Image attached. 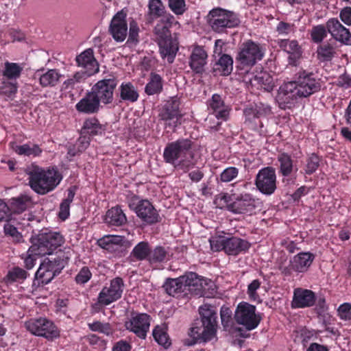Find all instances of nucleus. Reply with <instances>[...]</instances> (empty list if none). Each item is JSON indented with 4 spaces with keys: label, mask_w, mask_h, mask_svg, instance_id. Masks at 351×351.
Masks as SVG:
<instances>
[{
    "label": "nucleus",
    "mask_w": 351,
    "mask_h": 351,
    "mask_svg": "<svg viewBox=\"0 0 351 351\" xmlns=\"http://www.w3.org/2000/svg\"><path fill=\"white\" fill-rule=\"evenodd\" d=\"M278 161L280 164V172L283 176H289L293 169L291 156L286 153H281L278 156Z\"/></svg>",
    "instance_id": "40"
},
{
    "label": "nucleus",
    "mask_w": 351,
    "mask_h": 351,
    "mask_svg": "<svg viewBox=\"0 0 351 351\" xmlns=\"http://www.w3.org/2000/svg\"><path fill=\"white\" fill-rule=\"evenodd\" d=\"M64 241V237L60 232L44 230L32 238L31 252L43 255L51 254Z\"/></svg>",
    "instance_id": "5"
},
{
    "label": "nucleus",
    "mask_w": 351,
    "mask_h": 351,
    "mask_svg": "<svg viewBox=\"0 0 351 351\" xmlns=\"http://www.w3.org/2000/svg\"><path fill=\"white\" fill-rule=\"evenodd\" d=\"M127 202L129 208L134 210L144 223L153 224L159 221V213L149 201L140 199L138 196L132 195L128 196Z\"/></svg>",
    "instance_id": "7"
},
{
    "label": "nucleus",
    "mask_w": 351,
    "mask_h": 351,
    "mask_svg": "<svg viewBox=\"0 0 351 351\" xmlns=\"http://www.w3.org/2000/svg\"><path fill=\"white\" fill-rule=\"evenodd\" d=\"M114 77L98 81L91 88L90 92L100 104H109L113 101V93L117 86Z\"/></svg>",
    "instance_id": "16"
},
{
    "label": "nucleus",
    "mask_w": 351,
    "mask_h": 351,
    "mask_svg": "<svg viewBox=\"0 0 351 351\" xmlns=\"http://www.w3.org/2000/svg\"><path fill=\"white\" fill-rule=\"evenodd\" d=\"M341 20L347 25H351V7L343 8L339 14Z\"/></svg>",
    "instance_id": "64"
},
{
    "label": "nucleus",
    "mask_w": 351,
    "mask_h": 351,
    "mask_svg": "<svg viewBox=\"0 0 351 351\" xmlns=\"http://www.w3.org/2000/svg\"><path fill=\"white\" fill-rule=\"evenodd\" d=\"M169 6L171 11L177 15L182 14L186 10L184 0H169Z\"/></svg>",
    "instance_id": "54"
},
{
    "label": "nucleus",
    "mask_w": 351,
    "mask_h": 351,
    "mask_svg": "<svg viewBox=\"0 0 351 351\" xmlns=\"http://www.w3.org/2000/svg\"><path fill=\"white\" fill-rule=\"evenodd\" d=\"M173 20L174 17L171 14H168L156 24L154 28V34L156 36L157 43L162 40H166L169 38H171L169 27L165 24V22L171 23Z\"/></svg>",
    "instance_id": "31"
},
{
    "label": "nucleus",
    "mask_w": 351,
    "mask_h": 351,
    "mask_svg": "<svg viewBox=\"0 0 351 351\" xmlns=\"http://www.w3.org/2000/svg\"><path fill=\"white\" fill-rule=\"evenodd\" d=\"M337 84L346 89L350 88L351 77L346 73L340 75L337 80Z\"/></svg>",
    "instance_id": "63"
},
{
    "label": "nucleus",
    "mask_w": 351,
    "mask_h": 351,
    "mask_svg": "<svg viewBox=\"0 0 351 351\" xmlns=\"http://www.w3.org/2000/svg\"><path fill=\"white\" fill-rule=\"evenodd\" d=\"M22 71L23 67L19 64L6 62L3 75L8 80H16L20 77Z\"/></svg>",
    "instance_id": "43"
},
{
    "label": "nucleus",
    "mask_w": 351,
    "mask_h": 351,
    "mask_svg": "<svg viewBox=\"0 0 351 351\" xmlns=\"http://www.w3.org/2000/svg\"><path fill=\"white\" fill-rule=\"evenodd\" d=\"M28 276L27 272L22 268L14 267L8 271L5 281L8 284L22 283Z\"/></svg>",
    "instance_id": "37"
},
{
    "label": "nucleus",
    "mask_w": 351,
    "mask_h": 351,
    "mask_svg": "<svg viewBox=\"0 0 351 351\" xmlns=\"http://www.w3.org/2000/svg\"><path fill=\"white\" fill-rule=\"evenodd\" d=\"M261 287V282L258 280H254L247 287V294L251 300L260 302L261 301L257 293Z\"/></svg>",
    "instance_id": "49"
},
{
    "label": "nucleus",
    "mask_w": 351,
    "mask_h": 351,
    "mask_svg": "<svg viewBox=\"0 0 351 351\" xmlns=\"http://www.w3.org/2000/svg\"><path fill=\"white\" fill-rule=\"evenodd\" d=\"M334 53V48L329 45H321L317 49V54L319 58L323 59L324 60H330L332 58Z\"/></svg>",
    "instance_id": "52"
},
{
    "label": "nucleus",
    "mask_w": 351,
    "mask_h": 351,
    "mask_svg": "<svg viewBox=\"0 0 351 351\" xmlns=\"http://www.w3.org/2000/svg\"><path fill=\"white\" fill-rule=\"evenodd\" d=\"M124 283L121 278H115L110 280L109 285H106L99 292L97 302L93 305L97 306H108L121 298L123 291Z\"/></svg>",
    "instance_id": "10"
},
{
    "label": "nucleus",
    "mask_w": 351,
    "mask_h": 351,
    "mask_svg": "<svg viewBox=\"0 0 351 351\" xmlns=\"http://www.w3.org/2000/svg\"><path fill=\"white\" fill-rule=\"evenodd\" d=\"M180 102L177 99L168 100L160 113L161 119L170 128H175L182 123V115L180 110Z\"/></svg>",
    "instance_id": "18"
},
{
    "label": "nucleus",
    "mask_w": 351,
    "mask_h": 351,
    "mask_svg": "<svg viewBox=\"0 0 351 351\" xmlns=\"http://www.w3.org/2000/svg\"><path fill=\"white\" fill-rule=\"evenodd\" d=\"M320 85L312 73H301L296 81L285 82L278 91L276 100L282 109L289 108L298 98L307 97L319 90Z\"/></svg>",
    "instance_id": "1"
},
{
    "label": "nucleus",
    "mask_w": 351,
    "mask_h": 351,
    "mask_svg": "<svg viewBox=\"0 0 351 351\" xmlns=\"http://www.w3.org/2000/svg\"><path fill=\"white\" fill-rule=\"evenodd\" d=\"M319 158L315 154H312L308 159L306 173L307 174H312L314 173L319 167Z\"/></svg>",
    "instance_id": "57"
},
{
    "label": "nucleus",
    "mask_w": 351,
    "mask_h": 351,
    "mask_svg": "<svg viewBox=\"0 0 351 351\" xmlns=\"http://www.w3.org/2000/svg\"><path fill=\"white\" fill-rule=\"evenodd\" d=\"M207 53L199 46L193 48L190 56L189 65L191 69L197 73H202L206 63Z\"/></svg>",
    "instance_id": "27"
},
{
    "label": "nucleus",
    "mask_w": 351,
    "mask_h": 351,
    "mask_svg": "<svg viewBox=\"0 0 351 351\" xmlns=\"http://www.w3.org/2000/svg\"><path fill=\"white\" fill-rule=\"evenodd\" d=\"M239 169L234 167L226 168L220 175V180L223 182H229L237 177Z\"/></svg>",
    "instance_id": "50"
},
{
    "label": "nucleus",
    "mask_w": 351,
    "mask_h": 351,
    "mask_svg": "<svg viewBox=\"0 0 351 351\" xmlns=\"http://www.w3.org/2000/svg\"><path fill=\"white\" fill-rule=\"evenodd\" d=\"M100 106V103L90 91L80 100L75 105L78 112L86 114H93L97 112Z\"/></svg>",
    "instance_id": "28"
},
{
    "label": "nucleus",
    "mask_w": 351,
    "mask_h": 351,
    "mask_svg": "<svg viewBox=\"0 0 351 351\" xmlns=\"http://www.w3.org/2000/svg\"><path fill=\"white\" fill-rule=\"evenodd\" d=\"M314 258L315 255L312 253L300 252L291 261V267L295 271L304 272L311 265Z\"/></svg>",
    "instance_id": "29"
},
{
    "label": "nucleus",
    "mask_w": 351,
    "mask_h": 351,
    "mask_svg": "<svg viewBox=\"0 0 351 351\" xmlns=\"http://www.w3.org/2000/svg\"><path fill=\"white\" fill-rule=\"evenodd\" d=\"M120 97L123 100L134 102L138 98V93L130 82L122 83L120 86Z\"/></svg>",
    "instance_id": "38"
},
{
    "label": "nucleus",
    "mask_w": 351,
    "mask_h": 351,
    "mask_svg": "<svg viewBox=\"0 0 351 351\" xmlns=\"http://www.w3.org/2000/svg\"><path fill=\"white\" fill-rule=\"evenodd\" d=\"M256 202L250 193L241 194L228 205V210L235 214L252 215L256 208Z\"/></svg>",
    "instance_id": "19"
},
{
    "label": "nucleus",
    "mask_w": 351,
    "mask_h": 351,
    "mask_svg": "<svg viewBox=\"0 0 351 351\" xmlns=\"http://www.w3.org/2000/svg\"><path fill=\"white\" fill-rule=\"evenodd\" d=\"M234 317L237 322L248 330L256 328L261 321L260 316L256 313V307L246 302L238 305Z\"/></svg>",
    "instance_id": "12"
},
{
    "label": "nucleus",
    "mask_w": 351,
    "mask_h": 351,
    "mask_svg": "<svg viewBox=\"0 0 351 351\" xmlns=\"http://www.w3.org/2000/svg\"><path fill=\"white\" fill-rule=\"evenodd\" d=\"M224 252L229 255H237L250 247L249 243L238 237L227 238Z\"/></svg>",
    "instance_id": "30"
},
{
    "label": "nucleus",
    "mask_w": 351,
    "mask_h": 351,
    "mask_svg": "<svg viewBox=\"0 0 351 351\" xmlns=\"http://www.w3.org/2000/svg\"><path fill=\"white\" fill-rule=\"evenodd\" d=\"M226 239L224 235H215L209 239L211 250L215 252L225 250Z\"/></svg>",
    "instance_id": "48"
},
{
    "label": "nucleus",
    "mask_w": 351,
    "mask_h": 351,
    "mask_svg": "<svg viewBox=\"0 0 351 351\" xmlns=\"http://www.w3.org/2000/svg\"><path fill=\"white\" fill-rule=\"evenodd\" d=\"M337 312L341 319L345 321L351 320V304L346 302L341 304L338 308Z\"/></svg>",
    "instance_id": "55"
},
{
    "label": "nucleus",
    "mask_w": 351,
    "mask_h": 351,
    "mask_svg": "<svg viewBox=\"0 0 351 351\" xmlns=\"http://www.w3.org/2000/svg\"><path fill=\"white\" fill-rule=\"evenodd\" d=\"M88 327L92 331L99 332L107 336L111 335L113 333V329L108 323L95 322L89 323Z\"/></svg>",
    "instance_id": "47"
},
{
    "label": "nucleus",
    "mask_w": 351,
    "mask_h": 351,
    "mask_svg": "<svg viewBox=\"0 0 351 351\" xmlns=\"http://www.w3.org/2000/svg\"><path fill=\"white\" fill-rule=\"evenodd\" d=\"M139 33V27L137 23L132 20L130 22L128 41L137 43Z\"/></svg>",
    "instance_id": "60"
},
{
    "label": "nucleus",
    "mask_w": 351,
    "mask_h": 351,
    "mask_svg": "<svg viewBox=\"0 0 351 351\" xmlns=\"http://www.w3.org/2000/svg\"><path fill=\"white\" fill-rule=\"evenodd\" d=\"M150 247L147 242L138 243L132 250V255L138 261L147 260L150 254Z\"/></svg>",
    "instance_id": "42"
},
{
    "label": "nucleus",
    "mask_w": 351,
    "mask_h": 351,
    "mask_svg": "<svg viewBox=\"0 0 351 351\" xmlns=\"http://www.w3.org/2000/svg\"><path fill=\"white\" fill-rule=\"evenodd\" d=\"M243 81L257 89H263L267 92L271 91L274 87L273 77L266 71H261L254 75L247 73L243 77Z\"/></svg>",
    "instance_id": "20"
},
{
    "label": "nucleus",
    "mask_w": 351,
    "mask_h": 351,
    "mask_svg": "<svg viewBox=\"0 0 351 351\" xmlns=\"http://www.w3.org/2000/svg\"><path fill=\"white\" fill-rule=\"evenodd\" d=\"M191 148L192 142L188 138H180L168 143L164 149V160L176 169L186 172L194 166L191 160L193 158Z\"/></svg>",
    "instance_id": "2"
},
{
    "label": "nucleus",
    "mask_w": 351,
    "mask_h": 351,
    "mask_svg": "<svg viewBox=\"0 0 351 351\" xmlns=\"http://www.w3.org/2000/svg\"><path fill=\"white\" fill-rule=\"evenodd\" d=\"M202 318L203 330L202 335L204 341L212 339L217 331V313L214 308L208 304H204L199 308Z\"/></svg>",
    "instance_id": "14"
},
{
    "label": "nucleus",
    "mask_w": 351,
    "mask_h": 351,
    "mask_svg": "<svg viewBox=\"0 0 351 351\" xmlns=\"http://www.w3.org/2000/svg\"><path fill=\"white\" fill-rule=\"evenodd\" d=\"M26 329L32 335L53 339L59 336V330L53 322L46 317L32 318L25 322Z\"/></svg>",
    "instance_id": "9"
},
{
    "label": "nucleus",
    "mask_w": 351,
    "mask_h": 351,
    "mask_svg": "<svg viewBox=\"0 0 351 351\" xmlns=\"http://www.w3.org/2000/svg\"><path fill=\"white\" fill-rule=\"evenodd\" d=\"M255 182L262 193L267 195L274 193L276 189V176L274 168L265 167L259 170Z\"/></svg>",
    "instance_id": "17"
},
{
    "label": "nucleus",
    "mask_w": 351,
    "mask_h": 351,
    "mask_svg": "<svg viewBox=\"0 0 351 351\" xmlns=\"http://www.w3.org/2000/svg\"><path fill=\"white\" fill-rule=\"evenodd\" d=\"M92 274L87 267H83L76 275L75 280L77 284L84 285L90 280Z\"/></svg>",
    "instance_id": "53"
},
{
    "label": "nucleus",
    "mask_w": 351,
    "mask_h": 351,
    "mask_svg": "<svg viewBox=\"0 0 351 351\" xmlns=\"http://www.w3.org/2000/svg\"><path fill=\"white\" fill-rule=\"evenodd\" d=\"M125 17L126 14L121 11L117 12L111 20L109 32L117 42H123L128 35Z\"/></svg>",
    "instance_id": "21"
},
{
    "label": "nucleus",
    "mask_w": 351,
    "mask_h": 351,
    "mask_svg": "<svg viewBox=\"0 0 351 351\" xmlns=\"http://www.w3.org/2000/svg\"><path fill=\"white\" fill-rule=\"evenodd\" d=\"M12 147L13 151L20 156L36 157L42 153V149L38 145L30 143L21 145H13Z\"/></svg>",
    "instance_id": "33"
},
{
    "label": "nucleus",
    "mask_w": 351,
    "mask_h": 351,
    "mask_svg": "<svg viewBox=\"0 0 351 351\" xmlns=\"http://www.w3.org/2000/svg\"><path fill=\"white\" fill-rule=\"evenodd\" d=\"M152 335L154 339L158 344L164 347H168L170 345L165 326H156L153 330Z\"/></svg>",
    "instance_id": "45"
},
{
    "label": "nucleus",
    "mask_w": 351,
    "mask_h": 351,
    "mask_svg": "<svg viewBox=\"0 0 351 351\" xmlns=\"http://www.w3.org/2000/svg\"><path fill=\"white\" fill-rule=\"evenodd\" d=\"M165 12V6L161 0H149L148 13L152 18H158L163 16Z\"/></svg>",
    "instance_id": "46"
},
{
    "label": "nucleus",
    "mask_w": 351,
    "mask_h": 351,
    "mask_svg": "<svg viewBox=\"0 0 351 351\" xmlns=\"http://www.w3.org/2000/svg\"><path fill=\"white\" fill-rule=\"evenodd\" d=\"M105 220L110 225L118 226L125 223L127 218L121 208L116 206L108 210Z\"/></svg>",
    "instance_id": "32"
},
{
    "label": "nucleus",
    "mask_w": 351,
    "mask_h": 351,
    "mask_svg": "<svg viewBox=\"0 0 351 351\" xmlns=\"http://www.w3.org/2000/svg\"><path fill=\"white\" fill-rule=\"evenodd\" d=\"M233 69V60L227 54L222 55L215 64V70L222 75H229Z\"/></svg>",
    "instance_id": "35"
},
{
    "label": "nucleus",
    "mask_w": 351,
    "mask_h": 351,
    "mask_svg": "<svg viewBox=\"0 0 351 351\" xmlns=\"http://www.w3.org/2000/svg\"><path fill=\"white\" fill-rule=\"evenodd\" d=\"M244 114L245 116V121L249 123H254L253 128H256L258 126V123H256V119H258L256 114V110H254V107L246 108L244 110Z\"/></svg>",
    "instance_id": "62"
},
{
    "label": "nucleus",
    "mask_w": 351,
    "mask_h": 351,
    "mask_svg": "<svg viewBox=\"0 0 351 351\" xmlns=\"http://www.w3.org/2000/svg\"><path fill=\"white\" fill-rule=\"evenodd\" d=\"M84 132L91 135L101 134L104 131V127L101 125L99 121L95 118L87 119L82 128Z\"/></svg>",
    "instance_id": "41"
},
{
    "label": "nucleus",
    "mask_w": 351,
    "mask_h": 351,
    "mask_svg": "<svg viewBox=\"0 0 351 351\" xmlns=\"http://www.w3.org/2000/svg\"><path fill=\"white\" fill-rule=\"evenodd\" d=\"M60 73L56 69H49L39 76V82L42 86H54L59 82Z\"/></svg>",
    "instance_id": "36"
},
{
    "label": "nucleus",
    "mask_w": 351,
    "mask_h": 351,
    "mask_svg": "<svg viewBox=\"0 0 351 351\" xmlns=\"http://www.w3.org/2000/svg\"><path fill=\"white\" fill-rule=\"evenodd\" d=\"M208 114L213 115L217 119V123L215 125H209L211 130H217L223 121L228 119L230 107L226 105L219 94L213 95L212 97L207 101Z\"/></svg>",
    "instance_id": "11"
},
{
    "label": "nucleus",
    "mask_w": 351,
    "mask_h": 351,
    "mask_svg": "<svg viewBox=\"0 0 351 351\" xmlns=\"http://www.w3.org/2000/svg\"><path fill=\"white\" fill-rule=\"evenodd\" d=\"M76 62L78 66L88 71V74H95L99 71V65L91 49H88L77 56Z\"/></svg>",
    "instance_id": "26"
},
{
    "label": "nucleus",
    "mask_w": 351,
    "mask_h": 351,
    "mask_svg": "<svg viewBox=\"0 0 351 351\" xmlns=\"http://www.w3.org/2000/svg\"><path fill=\"white\" fill-rule=\"evenodd\" d=\"M162 89V77L156 73H152L149 81L145 86V91L149 95L159 93Z\"/></svg>",
    "instance_id": "34"
},
{
    "label": "nucleus",
    "mask_w": 351,
    "mask_h": 351,
    "mask_svg": "<svg viewBox=\"0 0 351 351\" xmlns=\"http://www.w3.org/2000/svg\"><path fill=\"white\" fill-rule=\"evenodd\" d=\"M63 268L61 261L58 258H45L36 272L35 277L42 284H48L58 275Z\"/></svg>",
    "instance_id": "13"
},
{
    "label": "nucleus",
    "mask_w": 351,
    "mask_h": 351,
    "mask_svg": "<svg viewBox=\"0 0 351 351\" xmlns=\"http://www.w3.org/2000/svg\"><path fill=\"white\" fill-rule=\"evenodd\" d=\"M278 43L280 48L289 54V64L295 65L302 56V51L298 43L295 40L282 39L279 40Z\"/></svg>",
    "instance_id": "25"
},
{
    "label": "nucleus",
    "mask_w": 351,
    "mask_h": 351,
    "mask_svg": "<svg viewBox=\"0 0 351 351\" xmlns=\"http://www.w3.org/2000/svg\"><path fill=\"white\" fill-rule=\"evenodd\" d=\"M207 22L215 32L224 33L227 29L237 27L240 24V19L233 12L216 8L209 12Z\"/></svg>",
    "instance_id": "6"
},
{
    "label": "nucleus",
    "mask_w": 351,
    "mask_h": 351,
    "mask_svg": "<svg viewBox=\"0 0 351 351\" xmlns=\"http://www.w3.org/2000/svg\"><path fill=\"white\" fill-rule=\"evenodd\" d=\"M326 28L333 38L346 45H351V33L337 19H330L326 23Z\"/></svg>",
    "instance_id": "22"
},
{
    "label": "nucleus",
    "mask_w": 351,
    "mask_h": 351,
    "mask_svg": "<svg viewBox=\"0 0 351 351\" xmlns=\"http://www.w3.org/2000/svg\"><path fill=\"white\" fill-rule=\"evenodd\" d=\"M29 184L36 193L45 195L53 191L60 183L62 176L56 167L43 169L37 165L28 168Z\"/></svg>",
    "instance_id": "3"
},
{
    "label": "nucleus",
    "mask_w": 351,
    "mask_h": 351,
    "mask_svg": "<svg viewBox=\"0 0 351 351\" xmlns=\"http://www.w3.org/2000/svg\"><path fill=\"white\" fill-rule=\"evenodd\" d=\"M168 252L161 246H157L150 250L148 261L151 265L164 262L167 259Z\"/></svg>",
    "instance_id": "44"
},
{
    "label": "nucleus",
    "mask_w": 351,
    "mask_h": 351,
    "mask_svg": "<svg viewBox=\"0 0 351 351\" xmlns=\"http://www.w3.org/2000/svg\"><path fill=\"white\" fill-rule=\"evenodd\" d=\"M149 326L150 316L147 313H133L125 322V328L143 339L146 338Z\"/></svg>",
    "instance_id": "15"
},
{
    "label": "nucleus",
    "mask_w": 351,
    "mask_h": 351,
    "mask_svg": "<svg viewBox=\"0 0 351 351\" xmlns=\"http://www.w3.org/2000/svg\"><path fill=\"white\" fill-rule=\"evenodd\" d=\"M276 31L280 35H288L294 32L295 25L292 23L280 21L276 27Z\"/></svg>",
    "instance_id": "59"
},
{
    "label": "nucleus",
    "mask_w": 351,
    "mask_h": 351,
    "mask_svg": "<svg viewBox=\"0 0 351 351\" xmlns=\"http://www.w3.org/2000/svg\"><path fill=\"white\" fill-rule=\"evenodd\" d=\"M221 324L225 328L230 326L232 317V311L230 308L223 306L220 311Z\"/></svg>",
    "instance_id": "56"
},
{
    "label": "nucleus",
    "mask_w": 351,
    "mask_h": 351,
    "mask_svg": "<svg viewBox=\"0 0 351 351\" xmlns=\"http://www.w3.org/2000/svg\"><path fill=\"white\" fill-rule=\"evenodd\" d=\"M315 301V295L312 291L302 288H296L293 291L291 307L293 308L309 307L314 304Z\"/></svg>",
    "instance_id": "23"
},
{
    "label": "nucleus",
    "mask_w": 351,
    "mask_h": 351,
    "mask_svg": "<svg viewBox=\"0 0 351 351\" xmlns=\"http://www.w3.org/2000/svg\"><path fill=\"white\" fill-rule=\"evenodd\" d=\"M30 202V198L26 195L12 198L8 206L9 210L14 213H21L27 209Z\"/></svg>",
    "instance_id": "39"
},
{
    "label": "nucleus",
    "mask_w": 351,
    "mask_h": 351,
    "mask_svg": "<svg viewBox=\"0 0 351 351\" xmlns=\"http://www.w3.org/2000/svg\"><path fill=\"white\" fill-rule=\"evenodd\" d=\"M40 256H43V254H37L34 251L31 252V247H30L27 251V255L24 260V263H25V267L27 269H32L36 264V261L37 259V257Z\"/></svg>",
    "instance_id": "58"
},
{
    "label": "nucleus",
    "mask_w": 351,
    "mask_h": 351,
    "mask_svg": "<svg viewBox=\"0 0 351 351\" xmlns=\"http://www.w3.org/2000/svg\"><path fill=\"white\" fill-rule=\"evenodd\" d=\"M265 49L251 40L245 41L239 47L236 60L243 66H252L263 59Z\"/></svg>",
    "instance_id": "8"
},
{
    "label": "nucleus",
    "mask_w": 351,
    "mask_h": 351,
    "mask_svg": "<svg viewBox=\"0 0 351 351\" xmlns=\"http://www.w3.org/2000/svg\"><path fill=\"white\" fill-rule=\"evenodd\" d=\"M162 59L169 64L173 62L178 51V42L176 38H169L158 43Z\"/></svg>",
    "instance_id": "24"
},
{
    "label": "nucleus",
    "mask_w": 351,
    "mask_h": 351,
    "mask_svg": "<svg viewBox=\"0 0 351 351\" xmlns=\"http://www.w3.org/2000/svg\"><path fill=\"white\" fill-rule=\"evenodd\" d=\"M311 35L314 42L320 43L326 36V29L322 25L315 26L311 30Z\"/></svg>",
    "instance_id": "51"
},
{
    "label": "nucleus",
    "mask_w": 351,
    "mask_h": 351,
    "mask_svg": "<svg viewBox=\"0 0 351 351\" xmlns=\"http://www.w3.org/2000/svg\"><path fill=\"white\" fill-rule=\"evenodd\" d=\"M199 276L194 272H186L176 278H168L164 284L167 293L176 298L188 296L192 291V288L200 283Z\"/></svg>",
    "instance_id": "4"
},
{
    "label": "nucleus",
    "mask_w": 351,
    "mask_h": 351,
    "mask_svg": "<svg viewBox=\"0 0 351 351\" xmlns=\"http://www.w3.org/2000/svg\"><path fill=\"white\" fill-rule=\"evenodd\" d=\"M258 118H261L269 114L271 112V107L263 103L257 104L254 107Z\"/></svg>",
    "instance_id": "61"
}]
</instances>
